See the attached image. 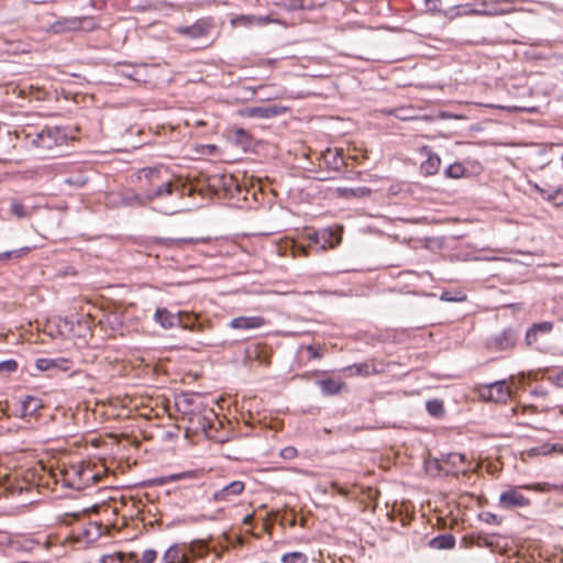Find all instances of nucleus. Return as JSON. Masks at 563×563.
Returning <instances> with one entry per match:
<instances>
[{
  "instance_id": "47",
  "label": "nucleus",
  "mask_w": 563,
  "mask_h": 563,
  "mask_svg": "<svg viewBox=\"0 0 563 563\" xmlns=\"http://www.w3.org/2000/svg\"><path fill=\"white\" fill-rule=\"evenodd\" d=\"M87 511H88L87 509H82L80 511L71 512L69 515L73 516L74 518H79L80 514H86Z\"/></svg>"
},
{
  "instance_id": "44",
  "label": "nucleus",
  "mask_w": 563,
  "mask_h": 563,
  "mask_svg": "<svg viewBox=\"0 0 563 563\" xmlns=\"http://www.w3.org/2000/svg\"><path fill=\"white\" fill-rule=\"evenodd\" d=\"M187 476H191V473H187V474H174V475H170L169 479H170V481H178V479L184 478V477H187Z\"/></svg>"
},
{
  "instance_id": "18",
  "label": "nucleus",
  "mask_w": 563,
  "mask_h": 563,
  "mask_svg": "<svg viewBox=\"0 0 563 563\" xmlns=\"http://www.w3.org/2000/svg\"><path fill=\"white\" fill-rule=\"evenodd\" d=\"M515 344V336L510 331H504L489 341V346L496 350H506Z\"/></svg>"
},
{
  "instance_id": "45",
  "label": "nucleus",
  "mask_w": 563,
  "mask_h": 563,
  "mask_svg": "<svg viewBox=\"0 0 563 563\" xmlns=\"http://www.w3.org/2000/svg\"><path fill=\"white\" fill-rule=\"evenodd\" d=\"M253 519H254V515L253 514H250V515H246L244 518H243V525H251L253 522Z\"/></svg>"
},
{
  "instance_id": "35",
  "label": "nucleus",
  "mask_w": 563,
  "mask_h": 563,
  "mask_svg": "<svg viewBox=\"0 0 563 563\" xmlns=\"http://www.w3.org/2000/svg\"><path fill=\"white\" fill-rule=\"evenodd\" d=\"M290 249H291L294 257L308 256V247H306L303 245H299V244L295 243L294 241H290Z\"/></svg>"
},
{
  "instance_id": "37",
  "label": "nucleus",
  "mask_w": 563,
  "mask_h": 563,
  "mask_svg": "<svg viewBox=\"0 0 563 563\" xmlns=\"http://www.w3.org/2000/svg\"><path fill=\"white\" fill-rule=\"evenodd\" d=\"M479 518H481V520H483L487 523L498 525L500 522V519L498 518V516L493 512H489V511L482 512L479 515Z\"/></svg>"
},
{
  "instance_id": "46",
  "label": "nucleus",
  "mask_w": 563,
  "mask_h": 563,
  "mask_svg": "<svg viewBox=\"0 0 563 563\" xmlns=\"http://www.w3.org/2000/svg\"><path fill=\"white\" fill-rule=\"evenodd\" d=\"M441 299L445 300V301H454L455 300L454 298H451V295H449L448 292H443L441 296Z\"/></svg>"
},
{
  "instance_id": "8",
  "label": "nucleus",
  "mask_w": 563,
  "mask_h": 563,
  "mask_svg": "<svg viewBox=\"0 0 563 563\" xmlns=\"http://www.w3.org/2000/svg\"><path fill=\"white\" fill-rule=\"evenodd\" d=\"M245 489V484L242 481H234L217 490L212 495V500L216 503H229L240 496Z\"/></svg>"
},
{
  "instance_id": "33",
  "label": "nucleus",
  "mask_w": 563,
  "mask_h": 563,
  "mask_svg": "<svg viewBox=\"0 0 563 563\" xmlns=\"http://www.w3.org/2000/svg\"><path fill=\"white\" fill-rule=\"evenodd\" d=\"M157 554L154 550H145L141 558L136 559L134 563H154Z\"/></svg>"
},
{
  "instance_id": "6",
  "label": "nucleus",
  "mask_w": 563,
  "mask_h": 563,
  "mask_svg": "<svg viewBox=\"0 0 563 563\" xmlns=\"http://www.w3.org/2000/svg\"><path fill=\"white\" fill-rule=\"evenodd\" d=\"M184 316H188L186 311H179L178 313H172L166 308H157L154 313V320L158 323L163 329H172L176 325H179L187 330H194V327L188 325L184 321Z\"/></svg>"
},
{
  "instance_id": "1",
  "label": "nucleus",
  "mask_w": 563,
  "mask_h": 563,
  "mask_svg": "<svg viewBox=\"0 0 563 563\" xmlns=\"http://www.w3.org/2000/svg\"><path fill=\"white\" fill-rule=\"evenodd\" d=\"M49 476L56 484L60 483L64 487L80 490L90 483H98L101 477L84 464H71L69 466H56L48 470Z\"/></svg>"
},
{
  "instance_id": "7",
  "label": "nucleus",
  "mask_w": 563,
  "mask_h": 563,
  "mask_svg": "<svg viewBox=\"0 0 563 563\" xmlns=\"http://www.w3.org/2000/svg\"><path fill=\"white\" fill-rule=\"evenodd\" d=\"M553 158V146L530 143V164L533 169H542L550 165Z\"/></svg>"
},
{
  "instance_id": "13",
  "label": "nucleus",
  "mask_w": 563,
  "mask_h": 563,
  "mask_svg": "<svg viewBox=\"0 0 563 563\" xmlns=\"http://www.w3.org/2000/svg\"><path fill=\"white\" fill-rule=\"evenodd\" d=\"M272 22H274V20L271 19L269 16L242 14V15H238V16L231 19L230 24L232 27H239V26L250 27V26H254V25H266Z\"/></svg>"
},
{
  "instance_id": "32",
  "label": "nucleus",
  "mask_w": 563,
  "mask_h": 563,
  "mask_svg": "<svg viewBox=\"0 0 563 563\" xmlns=\"http://www.w3.org/2000/svg\"><path fill=\"white\" fill-rule=\"evenodd\" d=\"M11 212L18 218L22 219L29 216L27 210L25 209L24 205L21 203L18 200H13L11 203Z\"/></svg>"
},
{
  "instance_id": "22",
  "label": "nucleus",
  "mask_w": 563,
  "mask_h": 563,
  "mask_svg": "<svg viewBox=\"0 0 563 563\" xmlns=\"http://www.w3.org/2000/svg\"><path fill=\"white\" fill-rule=\"evenodd\" d=\"M552 452H559V453H563V446L559 445V444H548V443H544L540 446H533V448H530V456L532 455H548Z\"/></svg>"
},
{
  "instance_id": "23",
  "label": "nucleus",
  "mask_w": 563,
  "mask_h": 563,
  "mask_svg": "<svg viewBox=\"0 0 563 563\" xmlns=\"http://www.w3.org/2000/svg\"><path fill=\"white\" fill-rule=\"evenodd\" d=\"M320 386L324 395H334L341 391V389L344 387V384L329 378L321 380Z\"/></svg>"
},
{
  "instance_id": "31",
  "label": "nucleus",
  "mask_w": 563,
  "mask_h": 563,
  "mask_svg": "<svg viewBox=\"0 0 563 563\" xmlns=\"http://www.w3.org/2000/svg\"><path fill=\"white\" fill-rule=\"evenodd\" d=\"M427 410L432 416H441L444 412L443 402L438 399L429 400L427 402Z\"/></svg>"
},
{
  "instance_id": "25",
  "label": "nucleus",
  "mask_w": 563,
  "mask_h": 563,
  "mask_svg": "<svg viewBox=\"0 0 563 563\" xmlns=\"http://www.w3.org/2000/svg\"><path fill=\"white\" fill-rule=\"evenodd\" d=\"M29 96L37 101L45 100L48 96V89L45 85H31Z\"/></svg>"
},
{
  "instance_id": "17",
  "label": "nucleus",
  "mask_w": 563,
  "mask_h": 563,
  "mask_svg": "<svg viewBox=\"0 0 563 563\" xmlns=\"http://www.w3.org/2000/svg\"><path fill=\"white\" fill-rule=\"evenodd\" d=\"M189 555L178 545H172L164 554L165 563H189Z\"/></svg>"
},
{
  "instance_id": "26",
  "label": "nucleus",
  "mask_w": 563,
  "mask_h": 563,
  "mask_svg": "<svg viewBox=\"0 0 563 563\" xmlns=\"http://www.w3.org/2000/svg\"><path fill=\"white\" fill-rule=\"evenodd\" d=\"M308 556L299 551L288 552L282 556V563H307Z\"/></svg>"
},
{
  "instance_id": "30",
  "label": "nucleus",
  "mask_w": 563,
  "mask_h": 563,
  "mask_svg": "<svg viewBox=\"0 0 563 563\" xmlns=\"http://www.w3.org/2000/svg\"><path fill=\"white\" fill-rule=\"evenodd\" d=\"M177 30L179 33L189 37H198L203 34V27L199 24H195L192 26H181Z\"/></svg>"
},
{
  "instance_id": "11",
  "label": "nucleus",
  "mask_w": 563,
  "mask_h": 563,
  "mask_svg": "<svg viewBox=\"0 0 563 563\" xmlns=\"http://www.w3.org/2000/svg\"><path fill=\"white\" fill-rule=\"evenodd\" d=\"M285 110V108L279 106L250 107L244 109L242 114L249 118L269 119L282 114Z\"/></svg>"
},
{
  "instance_id": "9",
  "label": "nucleus",
  "mask_w": 563,
  "mask_h": 563,
  "mask_svg": "<svg viewBox=\"0 0 563 563\" xmlns=\"http://www.w3.org/2000/svg\"><path fill=\"white\" fill-rule=\"evenodd\" d=\"M533 188L540 197L555 207L563 206V186L554 187L549 184H534Z\"/></svg>"
},
{
  "instance_id": "51",
  "label": "nucleus",
  "mask_w": 563,
  "mask_h": 563,
  "mask_svg": "<svg viewBox=\"0 0 563 563\" xmlns=\"http://www.w3.org/2000/svg\"><path fill=\"white\" fill-rule=\"evenodd\" d=\"M457 471H460V472H465V471H466V468H465V467H459V468H457Z\"/></svg>"
},
{
  "instance_id": "40",
  "label": "nucleus",
  "mask_w": 563,
  "mask_h": 563,
  "mask_svg": "<svg viewBox=\"0 0 563 563\" xmlns=\"http://www.w3.org/2000/svg\"><path fill=\"white\" fill-rule=\"evenodd\" d=\"M123 554L117 553L113 555H107L102 558V563H122Z\"/></svg>"
},
{
  "instance_id": "4",
  "label": "nucleus",
  "mask_w": 563,
  "mask_h": 563,
  "mask_svg": "<svg viewBox=\"0 0 563 563\" xmlns=\"http://www.w3.org/2000/svg\"><path fill=\"white\" fill-rule=\"evenodd\" d=\"M478 397L485 401L506 402L512 397V388L506 380L483 384L476 387Z\"/></svg>"
},
{
  "instance_id": "42",
  "label": "nucleus",
  "mask_w": 563,
  "mask_h": 563,
  "mask_svg": "<svg viewBox=\"0 0 563 563\" xmlns=\"http://www.w3.org/2000/svg\"><path fill=\"white\" fill-rule=\"evenodd\" d=\"M464 455L460 453H451L449 454V462L452 463L454 466H459V464L464 463Z\"/></svg>"
},
{
  "instance_id": "21",
  "label": "nucleus",
  "mask_w": 563,
  "mask_h": 563,
  "mask_svg": "<svg viewBox=\"0 0 563 563\" xmlns=\"http://www.w3.org/2000/svg\"><path fill=\"white\" fill-rule=\"evenodd\" d=\"M80 27V22L77 19H65L63 21H57L53 24L52 30L55 33H63L67 31L78 30Z\"/></svg>"
},
{
  "instance_id": "36",
  "label": "nucleus",
  "mask_w": 563,
  "mask_h": 563,
  "mask_svg": "<svg viewBox=\"0 0 563 563\" xmlns=\"http://www.w3.org/2000/svg\"><path fill=\"white\" fill-rule=\"evenodd\" d=\"M198 319V316L195 314L192 316L191 313L188 312V316H184V321L190 325V327H194V330L192 331H202V324L201 323H196L195 321Z\"/></svg>"
},
{
  "instance_id": "20",
  "label": "nucleus",
  "mask_w": 563,
  "mask_h": 563,
  "mask_svg": "<svg viewBox=\"0 0 563 563\" xmlns=\"http://www.w3.org/2000/svg\"><path fill=\"white\" fill-rule=\"evenodd\" d=\"M430 545L434 549L449 550L455 545V538L452 534H441L433 538Z\"/></svg>"
},
{
  "instance_id": "53",
  "label": "nucleus",
  "mask_w": 563,
  "mask_h": 563,
  "mask_svg": "<svg viewBox=\"0 0 563 563\" xmlns=\"http://www.w3.org/2000/svg\"><path fill=\"white\" fill-rule=\"evenodd\" d=\"M509 10H500L499 12L500 13H505V12H508Z\"/></svg>"
},
{
  "instance_id": "39",
  "label": "nucleus",
  "mask_w": 563,
  "mask_h": 563,
  "mask_svg": "<svg viewBox=\"0 0 563 563\" xmlns=\"http://www.w3.org/2000/svg\"><path fill=\"white\" fill-rule=\"evenodd\" d=\"M306 349L311 358H321L323 356L321 347H314L312 345H308Z\"/></svg>"
},
{
  "instance_id": "16",
  "label": "nucleus",
  "mask_w": 563,
  "mask_h": 563,
  "mask_svg": "<svg viewBox=\"0 0 563 563\" xmlns=\"http://www.w3.org/2000/svg\"><path fill=\"white\" fill-rule=\"evenodd\" d=\"M347 372H350V375H362V376H369L374 374L380 373L383 369L379 368L375 362H365L361 364H355L353 366L346 367Z\"/></svg>"
},
{
  "instance_id": "19",
  "label": "nucleus",
  "mask_w": 563,
  "mask_h": 563,
  "mask_svg": "<svg viewBox=\"0 0 563 563\" xmlns=\"http://www.w3.org/2000/svg\"><path fill=\"white\" fill-rule=\"evenodd\" d=\"M21 406L23 416H33L43 407V402L35 396H26Z\"/></svg>"
},
{
  "instance_id": "34",
  "label": "nucleus",
  "mask_w": 563,
  "mask_h": 563,
  "mask_svg": "<svg viewBox=\"0 0 563 563\" xmlns=\"http://www.w3.org/2000/svg\"><path fill=\"white\" fill-rule=\"evenodd\" d=\"M18 363L14 360H8L0 362V374L12 373L16 371Z\"/></svg>"
},
{
  "instance_id": "43",
  "label": "nucleus",
  "mask_w": 563,
  "mask_h": 563,
  "mask_svg": "<svg viewBox=\"0 0 563 563\" xmlns=\"http://www.w3.org/2000/svg\"><path fill=\"white\" fill-rule=\"evenodd\" d=\"M331 487H332L333 489H335V490H336L341 496H343V497H346V496H347V494H349V492H347L345 488H343V487L339 486V484H338L336 482H332V483H331Z\"/></svg>"
},
{
  "instance_id": "12",
  "label": "nucleus",
  "mask_w": 563,
  "mask_h": 563,
  "mask_svg": "<svg viewBox=\"0 0 563 563\" xmlns=\"http://www.w3.org/2000/svg\"><path fill=\"white\" fill-rule=\"evenodd\" d=\"M526 497L517 489H509L500 494L499 505L504 508L515 509L526 506Z\"/></svg>"
},
{
  "instance_id": "41",
  "label": "nucleus",
  "mask_w": 563,
  "mask_h": 563,
  "mask_svg": "<svg viewBox=\"0 0 563 563\" xmlns=\"http://www.w3.org/2000/svg\"><path fill=\"white\" fill-rule=\"evenodd\" d=\"M26 251H29L27 247L25 249H20V250H14V251H11V252H5L3 254L0 255V258H9V257H20L22 254H24Z\"/></svg>"
},
{
  "instance_id": "5",
  "label": "nucleus",
  "mask_w": 563,
  "mask_h": 563,
  "mask_svg": "<svg viewBox=\"0 0 563 563\" xmlns=\"http://www.w3.org/2000/svg\"><path fill=\"white\" fill-rule=\"evenodd\" d=\"M342 232L343 227L338 225L335 230L327 228L318 232L309 233L307 238L311 242L319 244L321 250L324 251L333 249L342 242Z\"/></svg>"
},
{
  "instance_id": "50",
  "label": "nucleus",
  "mask_w": 563,
  "mask_h": 563,
  "mask_svg": "<svg viewBox=\"0 0 563 563\" xmlns=\"http://www.w3.org/2000/svg\"><path fill=\"white\" fill-rule=\"evenodd\" d=\"M529 408H530V411H531V410L536 409V405L530 402Z\"/></svg>"
},
{
  "instance_id": "27",
  "label": "nucleus",
  "mask_w": 563,
  "mask_h": 563,
  "mask_svg": "<svg viewBox=\"0 0 563 563\" xmlns=\"http://www.w3.org/2000/svg\"><path fill=\"white\" fill-rule=\"evenodd\" d=\"M338 191H339V195L341 197H350V196L365 197V196H368L369 192H371V190L365 188V187H360V188H355V189H352V188H339Z\"/></svg>"
},
{
  "instance_id": "52",
  "label": "nucleus",
  "mask_w": 563,
  "mask_h": 563,
  "mask_svg": "<svg viewBox=\"0 0 563 563\" xmlns=\"http://www.w3.org/2000/svg\"><path fill=\"white\" fill-rule=\"evenodd\" d=\"M488 14L497 13V11H487Z\"/></svg>"
},
{
  "instance_id": "15",
  "label": "nucleus",
  "mask_w": 563,
  "mask_h": 563,
  "mask_svg": "<svg viewBox=\"0 0 563 563\" xmlns=\"http://www.w3.org/2000/svg\"><path fill=\"white\" fill-rule=\"evenodd\" d=\"M264 323L263 317H238L231 320L230 327L234 330H253L262 327Z\"/></svg>"
},
{
  "instance_id": "49",
  "label": "nucleus",
  "mask_w": 563,
  "mask_h": 563,
  "mask_svg": "<svg viewBox=\"0 0 563 563\" xmlns=\"http://www.w3.org/2000/svg\"><path fill=\"white\" fill-rule=\"evenodd\" d=\"M438 0H427V4H432V8H435Z\"/></svg>"
},
{
  "instance_id": "24",
  "label": "nucleus",
  "mask_w": 563,
  "mask_h": 563,
  "mask_svg": "<svg viewBox=\"0 0 563 563\" xmlns=\"http://www.w3.org/2000/svg\"><path fill=\"white\" fill-rule=\"evenodd\" d=\"M466 174V168L461 163H453L445 169V176L452 179H460Z\"/></svg>"
},
{
  "instance_id": "2",
  "label": "nucleus",
  "mask_w": 563,
  "mask_h": 563,
  "mask_svg": "<svg viewBox=\"0 0 563 563\" xmlns=\"http://www.w3.org/2000/svg\"><path fill=\"white\" fill-rule=\"evenodd\" d=\"M30 137L31 145L42 155L53 153L55 148L66 144L68 140L65 130L58 126L45 128L34 136L27 135V139Z\"/></svg>"
},
{
  "instance_id": "10",
  "label": "nucleus",
  "mask_w": 563,
  "mask_h": 563,
  "mask_svg": "<svg viewBox=\"0 0 563 563\" xmlns=\"http://www.w3.org/2000/svg\"><path fill=\"white\" fill-rule=\"evenodd\" d=\"M420 154L426 157L420 165L421 173L426 176L435 175L441 166V158L439 155L433 153L428 146H422L420 148Z\"/></svg>"
},
{
  "instance_id": "14",
  "label": "nucleus",
  "mask_w": 563,
  "mask_h": 563,
  "mask_svg": "<svg viewBox=\"0 0 563 563\" xmlns=\"http://www.w3.org/2000/svg\"><path fill=\"white\" fill-rule=\"evenodd\" d=\"M35 366L40 371H60L67 372L71 368V362L67 358H38Z\"/></svg>"
},
{
  "instance_id": "3",
  "label": "nucleus",
  "mask_w": 563,
  "mask_h": 563,
  "mask_svg": "<svg viewBox=\"0 0 563 563\" xmlns=\"http://www.w3.org/2000/svg\"><path fill=\"white\" fill-rule=\"evenodd\" d=\"M167 172L161 168H148L143 169L140 175L141 181H146V195L148 199H155L163 197L164 195H170L173 189V183L163 176Z\"/></svg>"
},
{
  "instance_id": "28",
  "label": "nucleus",
  "mask_w": 563,
  "mask_h": 563,
  "mask_svg": "<svg viewBox=\"0 0 563 563\" xmlns=\"http://www.w3.org/2000/svg\"><path fill=\"white\" fill-rule=\"evenodd\" d=\"M536 490L540 493H548L552 490L562 492L563 493V485H555V484H549V483H537V484H530V490Z\"/></svg>"
},
{
  "instance_id": "29",
  "label": "nucleus",
  "mask_w": 563,
  "mask_h": 563,
  "mask_svg": "<svg viewBox=\"0 0 563 563\" xmlns=\"http://www.w3.org/2000/svg\"><path fill=\"white\" fill-rule=\"evenodd\" d=\"M553 329V323L551 321H543L540 323H534L530 327V336L537 335V333H550Z\"/></svg>"
},
{
  "instance_id": "48",
  "label": "nucleus",
  "mask_w": 563,
  "mask_h": 563,
  "mask_svg": "<svg viewBox=\"0 0 563 563\" xmlns=\"http://www.w3.org/2000/svg\"><path fill=\"white\" fill-rule=\"evenodd\" d=\"M339 162H340V163H342V157H341L338 153H335V154H334V164H335V167H338V163H339Z\"/></svg>"
},
{
  "instance_id": "38",
  "label": "nucleus",
  "mask_w": 563,
  "mask_h": 563,
  "mask_svg": "<svg viewBox=\"0 0 563 563\" xmlns=\"http://www.w3.org/2000/svg\"><path fill=\"white\" fill-rule=\"evenodd\" d=\"M279 454L285 460H292L297 456L298 452L295 446H286L280 450Z\"/></svg>"
}]
</instances>
